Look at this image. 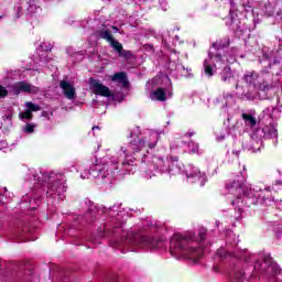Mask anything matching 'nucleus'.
<instances>
[{
  "label": "nucleus",
  "mask_w": 282,
  "mask_h": 282,
  "mask_svg": "<svg viewBox=\"0 0 282 282\" xmlns=\"http://www.w3.org/2000/svg\"><path fill=\"white\" fill-rule=\"evenodd\" d=\"M206 228L202 227L198 230V238L195 234H175L170 240V252L172 257H186L197 263L202 257H204V249L199 247H192L193 241H199L200 243L206 241Z\"/></svg>",
  "instance_id": "obj_1"
},
{
  "label": "nucleus",
  "mask_w": 282,
  "mask_h": 282,
  "mask_svg": "<svg viewBox=\"0 0 282 282\" xmlns=\"http://www.w3.org/2000/svg\"><path fill=\"white\" fill-rule=\"evenodd\" d=\"M130 147L133 151V156L127 154V151H123L126 154V161L121 163V166L124 169L126 166H131L132 162H135L138 160V153L147 147V141L144 139H134L133 141L130 142Z\"/></svg>",
  "instance_id": "obj_2"
},
{
  "label": "nucleus",
  "mask_w": 282,
  "mask_h": 282,
  "mask_svg": "<svg viewBox=\"0 0 282 282\" xmlns=\"http://www.w3.org/2000/svg\"><path fill=\"white\" fill-rule=\"evenodd\" d=\"M134 243L140 248H149L150 250H155L164 246V242L162 240L155 239L151 236H135Z\"/></svg>",
  "instance_id": "obj_3"
},
{
  "label": "nucleus",
  "mask_w": 282,
  "mask_h": 282,
  "mask_svg": "<svg viewBox=\"0 0 282 282\" xmlns=\"http://www.w3.org/2000/svg\"><path fill=\"white\" fill-rule=\"evenodd\" d=\"M90 89L95 94V96H101L102 98H111L113 94H111V89L109 87L105 86L100 80L94 79V77H90Z\"/></svg>",
  "instance_id": "obj_4"
},
{
  "label": "nucleus",
  "mask_w": 282,
  "mask_h": 282,
  "mask_svg": "<svg viewBox=\"0 0 282 282\" xmlns=\"http://www.w3.org/2000/svg\"><path fill=\"white\" fill-rule=\"evenodd\" d=\"M12 89L15 96H19V94H39L41 90L39 87L28 82H18L12 86Z\"/></svg>",
  "instance_id": "obj_5"
},
{
  "label": "nucleus",
  "mask_w": 282,
  "mask_h": 282,
  "mask_svg": "<svg viewBox=\"0 0 282 282\" xmlns=\"http://www.w3.org/2000/svg\"><path fill=\"white\" fill-rule=\"evenodd\" d=\"M64 177L63 174H56L55 180H50L47 193H51V195H61V193L67 191V187L62 182Z\"/></svg>",
  "instance_id": "obj_6"
},
{
  "label": "nucleus",
  "mask_w": 282,
  "mask_h": 282,
  "mask_svg": "<svg viewBox=\"0 0 282 282\" xmlns=\"http://www.w3.org/2000/svg\"><path fill=\"white\" fill-rule=\"evenodd\" d=\"M227 189L231 195H237V198L231 200V205L237 206V204L242 200L241 193L243 192V187L241 186V183L238 181H232L229 185H227Z\"/></svg>",
  "instance_id": "obj_7"
},
{
  "label": "nucleus",
  "mask_w": 282,
  "mask_h": 282,
  "mask_svg": "<svg viewBox=\"0 0 282 282\" xmlns=\"http://www.w3.org/2000/svg\"><path fill=\"white\" fill-rule=\"evenodd\" d=\"M59 87L63 90V94L67 100H75L76 99V88L72 86V84L67 80H61Z\"/></svg>",
  "instance_id": "obj_8"
},
{
  "label": "nucleus",
  "mask_w": 282,
  "mask_h": 282,
  "mask_svg": "<svg viewBox=\"0 0 282 282\" xmlns=\"http://www.w3.org/2000/svg\"><path fill=\"white\" fill-rule=\"evenodd\" d=\"M98 39H102L104 41H107L109 43L110 47L112 50L120 43L116 39H113V34H111V31L109 30H99L97 31Z\"/></svg>",
  "instance_id": "obj_9"
},
{
  "label": "nucleus",
  "mask_w": 282,
  "mask_h": 282,
  "mask_svg": "<svg viewBox=\"0 0 282 282\" xmlns=\"http://www.w3.org/2000/svg\"><path fill=\"white\" fill-rule=\"evenodd\" d=\"M111 80L112 83H118L119 85H121L123 89H129L130 87L129 76H127V73L124 72L115 73L111 76Z\"/></svg>",
  "instance_id": "obj_10"
},
{
  "label": "nucleus",
  "mask_w": 282,
  "mask_h": 282,
  "mask_svg": "<svg viewBox=\"0 0 282 282\" xmlns=\"http://www.w3.org/2000/svg\"><path fill=\"white\" fill-rule=\"evenodd\" d=\"M263 261L267 268L268 274H279L281 272V268H279V264H276L274 261H272V256L267 254L263 257Z\"/></svg>",
  "instance_id": "obj_11"
},
{
  "label": "nucleus",
  "mask_w": 282,
  "mask_h": 282,
  "mask_svg": "<svg viewBox=\"0 0 282 282\" xmlns=\"http://www.w3.org/2000/svg\"><path fill=\"white\" fill-rule=\"evenodd\" d=\"M220 80L225 85H231L232 80H235V74L232 73V68L230 66H225L223 72L220 73Z\"/></svg>",
  "instance_id": "obj_12"
},
{
  "label": "nucleus",
  "mask_w": 282,
  "mask_h": 282,
  "mask_svg": "<svg viewBox=\"0 0 282 282\" xmlns=\"http://www.w3.org/2000/svg\"><path fill=\"white\" fill-rule=\"evenodd\" d=\"M115 52H117V54H119V56L121 58H124V61H133L134 55L131 51H127L123 48L122 43H118L115 47H113Z\"/></svg>",
  "instance_id": "obj_13"
},
{
  "label": "nucleus",
  "mask_w": 282,
  "mask_h": 282,
  "mask_svg": "<svg viewBox=\"0 0 282 282\" xmlns=\"http://www.w3.org/2000/svg\"><path fill=\"white\" fill-rule=\"evenodd\" d=\"M20 281H32V276H34V269L23 265L20 267V271L18 273Z\"/></svg>",
  "instance_id": "obj_14"
},
{
  "label": "nucleus",
  "mask_w": 282,
  "mask_h": 282,
  "mask_svg": "<svg viewBox=\"0 0 282 282\" xmlns=\"http://www.w3.org/2000/svg\"><path fill=\"white\" fill-rule=\"evenodd\" d=\"M150 98L151 100L164 102L166 100V90L162 87H159L150 95Z\"/></svg>",
  "instance_id": "obj_15"
},
{
  "label": "nucleus",
  "mask_w": 282,
  "mask_h": 282,
  "mask_svg": "<svg viewBox=\"0 0 282 282\" xmlns=\"http://www.w3.org/2000/svg\"><path fill=\"white\" fill-rule=\"evenodd\" d=\"M262 132L264 133V138H268L269 140H272L279 137V132L272 126L264 127L262 129Z\"/></svg>",
  "instance_id": "obj_16"
},
{
  "label": "nucleus",
  "mask_w": 282,
  "mask_h": 282,
  "mask_svg": "<svg viewBox=\"0 0 282 282\" xmlns=\"http://www.w3.org/2000/svg\"><path fill=\"white\" fill-rule=\"evenodd\" d=\"M216 257H219L220 261H227V259L232 257V253L230 251H226V249H218L216 251Z\"/></svg>",
  "instance_id": "obj_17"
},
{
  "label": "nucleus",
  "mask_w": 282,
  "mask_h": 282,
  "mask_svg": "<svg viewBox=\"0 0 282 282\" xmlns=\"http://www.w3.org/2000/svg\"><path fill=\"white\" fill-rule=\"evenodd\" d=\"M241 118L242 120H245V122L251 124V127H257V118H254V116L243 112L241 115Z\"/></svg>",
  "instance_id": "obj_18"
},
{
  "label": "nucleus",
  "mask_w": 282,
  "mask_h": 282,
  "mask_svg": "<svg viewBox=\"0 0 282 282\" xmlns=\"http://www.w3.org/2000/svg\"><path fill=\"white\" fill-rule=\"evenodd\" d=\"M204 70L206 76H208V78H212V76H215V70H213V66L208 64V59L204 61Z\"/></svg>",
  "instance_id": "obj_19"
},
{
  "label": "nucleus",
  "mask_w": 282,
  "mask_h": 282,
  "mask_svg": "<svg viewBox=\"0 0 282 282\" xmlns=\"http://www.w3.org/2000/svg\"><path fill=\"white\" fill-rule=\"evenodd\" d=\"M26 109L32 113V111H41V106L35 105L32 101L26 102Z\"/></svg>",
  "instance_id": "obj_20"
},
{
  "label": "nucleus",
  "mask_w": 282,
  "mask_h": 282,
  "mask_svg": "<svg viewBox=\"0 0 282 282\" xmlns=\"http://www.w3.org/2000/svg\"><path fill=\"white\" fill-rule=\"evenodd\" d=\"M270 88H271L270 83H268V82H265V80H263L262 83H260V84L258 85V89H259L260 91H270Z\"/></svg>",
  "instance_id": "obj_21"
},
{
  "label": "nucleus",
  "mask_w": 282,
  "mask_h": 282,
  "mask_svg": "<svg viewBox=\"0 0 282 282\" xmlns=\"http://www.w3.org/2000/svg\"><path fill=\"white\" fill-rule=\"evenodd\" d=\"M189 147L192 148L191 153L193 155H195V153L199 154V143H195L194 141H191Z\"/></svg>",
  "instance_id": "obj_22"
},
{
  "label": "nucleus",
  "mask_w": 282,
  "mask_h": 282,
  "mask_svg": "<svg viewBox=\"0 0 282 282\" xmlns=\"http://www.w3.org/2000/svg\"><path fill=\"white\" fill-rule=\"evenodd\" d=\"M246 83H249V85H252L254 83V72H249L245 75Z\"/></svg>",
  "instance_id": "obj_23"
},
{
  "label": "nucleus",
  "mask_w": 282,
  "mask_h": 282,
  "mask_svg": "<svg viewBox=\"0 0 282 282\" xmlns=\"http://www.w3.org/2000/svg\"><path fill=\"white\" fill-rule=\"evenodd\" d=\"M220 41V47L221 50H226V47H230V37H225Z\"/></svg>",
  "instance_id": "obj_24"
},
{
  "label": "nucleus",
  "mask_w": 282,
  "mask_h": 282,
  "mask_svg": "<svg viewBox=\"0 0 282 282\" xmlns=\"http://www.w3.org/2000/svg\"><path fill=\"white\" fill-rule=\"evenodd\" d=\"M22 120H32V112L30 110H25L24 112L20 113Z\"/></svg>",
  "instance_id": "obj_25"
},
{
  "label": "nucleus",
  "mask_w": 282,
  "mask_h": 282,
  "mask_svg": "<svg viewBox=\"0 0 282 282\" xmlns=\"http://www.w3.org/2000/svg\"><path fill=\"white\" fill-rule=\"evenodd\" d=\"M245 272L243 271H237V272H235V279L237 280V281H243V276H245Z\"/></svg>",
  "instance_id": "obj_26"
},
{
  "label": "nucleus",
  "mask_w": 282,
  "mask_h": 282,
  "mask_svg": "<svg viewBox=\"0 0 282 282\" xmlns=\"http://www.w3.org/2000/svg\"><path fill=\"white\" fill-rule=\"evenodd\" d=\"M24 131L25 133H34V126H32V123H26Z\"/></svg>",
  "instance_id": "obj_27"
},
{
  "label": "nucleus",
  "mask_w": 282,
  "mask_h": 282,
  "mask_svg": "<svg viewBox=\"0 0 282 282\" xmlns=\"http://www.w3.org/2000/svg\"><path fill=\"white\" fill-rule=\"evenodd\" d=\"M8 96V89L0 85V98H6Z\"/></svg>",
  "instance_id": "obj_28"
},
{
  "label": "nucleus",
  "mask_w": 282,
  "mask_h": 282,
  "mask_svg": "<svg viewBox=\"0 0 282 282\" xmlns=\"http://www.w3.org/2000/svg\"><path fill=\"white\" fill-rule=\"evenodd\" d=\"M212 47H214V50H217V51L221 50V42L217 41L212 43Z\"/></svg>",
  "instance_id": "obj_29"
},
{
  "label": "nucleus",
  "mask_w": 282,
  "mask_h": 282,
  "mask_svg": "<svg viewBox=\"0 0 282 282\" xmlns=\"http://www.w3.org/2000/svg\"><path fill=\"white\" fill-rule=\"evenodd\" d=\"M214 58H215L216 63H221V61H224V57L219 53L215 54Z\"/></svg>",
  "instance_id": "obj_30"
},
{
  "label": "nucleus",
  "mask_w": 282,
  "mask_h": 282,
  "mask_svg": "<svg viewBox=\"0 0 282 282\" xmlns=\"http://www.w3.org/2000/svg\"><path fill=\"white\" fill-rule=\"evenodd\" d=\"M156 144H158V141H155L153 143H149L148 147H149V149H155Z\"/></svg>",
  "instance_id": "obj_31"
},
{
  "label": "nucleus",
  "mask_w": 282,
  "mask_h": 282,
  "mask_svg": "<svg viewBox=\"0 0 282 282\" xmlns=\"http://www.w3.org/2000/svg\"><path fill=\"white\" fill-rule=\"evenodd\" d=\"M118 171V165H116V163H113L112 165H111V169H110V173H113V171Z\"/></svg>",
  "instance_id": "obj_32"
},
{
  "label": "nucleus",
  "mask_w": 282,
  "mask_h": 282,
  "mask_svg": "<svg viewBox=\"0 0 282 282\" xmlns=\"http://www.w3.org/2000/svg\"><path fill=\"white\" fill-rule=\"evenodd\" d=\"M120 231H121V229L116 227L112 229V235H118Z\"/></svg>",
  "instance_id": "obj_33"
},
{
  "label": "nucleus",
  "mask_w": 282,
  "mask_h": 282,
  "mask_svg": "<svg viewBox=\"0 0 282 282\" xmlns=\"http://www.w3.org/2000/svg\"><path fill=\"white\" fill-rule=\"evenodd\" d=\"M172 162H180V156H171Z\"/></svg>",
  "instance_id": "obj_34"
},
{
  "label": "nucleus",
  "mask_w": 282,
  "mask_h": 282,
  "mask_svg": "<svg viewBox=\"0 0 282 282\" xmlns=\"http://www.w3.org/2000/svg\"><path fill=\"white\" fill-rule=\"evenodd\" d=\"M213 270H214V272H219V265L215 264V265L213 267Z\"/></svg>",
  "instance_id": "obj_35"
},
{
  "label": "nucleus",
  "mask_w": 282,
  "mask_h": 282,
  "mask_svg": "<svg viewBox=\"0 0 282 282\" xmlns=\"http://www.w3.org/2000/svg\"><path fill=\"white\" fill-rule=\"evenodd\" d=\"M274 186H282V181H275Z\"/></svg>",
  "instance_id": "obj_36"
},
{
  "label": "nucleus",
  "mask_w": 282,
  "mask_h": 282,
  "mask_svg": "<svg viewBox=\"0 0 282 282\" xmlns=\"http://www.w3.org/2000/svg\"><path fill=\"white\" fill-rule=\"evenodd\" d=\"M208 57H209V58H215V53H210V52H209V53H208Z\"/></svg>",
  "instance_id": "obj_37"
},
{
  "label": "nucleus",
  "mask_w": 282,
  "mask_h": 282,
  "mask_svg": "<svg viewBox=\"0 0 282 282\" xmlns=\"http://www.w3.org/2000/svg\"><path fill=\"white\" fill-rule=\"evenodd\" d=\"M96 129L99 131V130H100V127L94 126V127H93V131H96Z\"/></svg>",
  "instance_id": "obj_38"
},
{
  "label": "nucleus",
  "mask_w": 282,
  "mask_h": 282,
  "mask_svg": "<svg viewBox=\"0 0 282 282\" xmlns=\"http://www.w3.org/2000/svg\"><path fill=\"white\" fill-rule=\"evenodd\" d=\"M259 265H261V264L257 263V264L253 267V270H258Z\"/></svg>",
  "instance_id": "obj_39"
},
{
  "label": "nucleus",
  "mask_w": 282,
  "mask_h": 282,
  "mask_svg": "<svg viewBox=\"0 0 282 282\" xmlns=\"http://www.w3.org/2000/svg\"><path fill=\"white\" fill-rule=\"evenodd\" d=\"M51 51H52V47L46 46V52H51Z\"/></svg>",
  "instance_id": "obj_40"
},
{
  "label": "nucleus",
  "mask_w": 282,
  "mask_h": 282,
  "mask_svg": "<svg viewBox=\"0 0 282 282\" xmlns=\"http://www.w3.org/2000/svg\"><path fill=\"white\" fill-rule=\"evenodd\" d=\"M235 89H239V83H236Z\"/></svg>",
  "instance_id": "obj_41"
},
{
  "label": "nucleus",
  "mask_w": 282,
  "mask_h": 282,
  "mask_svg": "<svg viewBox=\"0 0 282 282\" xmlns=\"http://www.w3.org/2000/svg\"><path fill=\"white\" fill-rule=\"evenodd\" d=\"M187 135H188L189 138H193V132H187Z\"/></svg>",
  "instance_id": "obj_42"
},
{
  "label": "nucleus",
  "mask_w": 282,
  "mask_h": 282,
  "mask_svg": "<svg viewBox=\"0 0 282 282\" xmlns=\"http://www.w3.org/2000/svg\"><path fill=\"white\" fill-rule=\"evenodd\" d=\"M112 30H115L116 32H118V26H112Z\"/></svg>",
  "instance_id": "obj_43"
},
{
  "label": "nucleus",
  "mask_w": 282,
  "mask_h": 282,
  "mask_svg": "<svg viewBox=\"0 0 282 282\" xmlns=\"http://www.w3.org/2000/svg\"><path fill=\"white\" fill-rule=\"evenodd\" d=\"M202 178V176H198V180H200ZM202 180H204V178H202Z\"/></svg>",
  "instance_id": "obj_44"
},
{
  "label": "nucleus",
  "mask_w": 282,
  "mask_h": 282,
  "mask_svg": "<svg viewBox=\"0 0 282 282\" xmlns=\"http://www.w3.org/2000/svg\"><path fill=\"white\" fill-rule=\"evenodd\" d=\"M0 19H3V15H0Z\"/></svg>",
  "instance_id": "obj_45"
}]
</instances>
